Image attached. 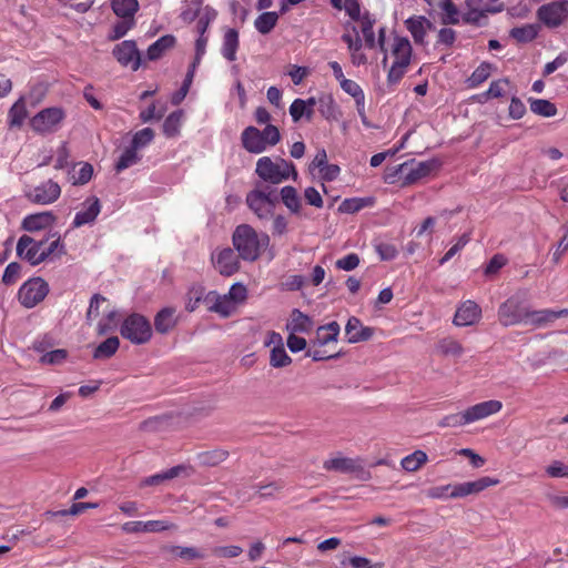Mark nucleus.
Returning a JSON list of instances; mask_svg holds the SVG:
<instances>
[{
	"label": "nucleus",
	"instance_id": "nucleus-3",
	"mask_svg": "<svg viewBox=\"0 0 568 568\" xmlns=\"http://www.w3.org/2000/svg\"><path fill=\"white\" fill-rule=\"evenodd\" d=\"M120 334L132 344L142 345L151 339L152 326L145 316L132 313L123 320Z\"/></svg>",
	"mask_w": 568,
	"mask_h": 568
},
{
	"label": "nucleus",
	"instance_id": "nucleus-25",
	"mask_svg": "<svg viewBox=\"0 0 568 568\" xmlns=\"http://www.w3.org/2000/svg\"><path fill=\"white\" fill-rule=\"evenodd\" d=\"M205 301L213 302L209 310L223 317L230 316L236 310V305L226 296V294L219 295L215 292H210L205 296Z\"/></svg>",
	"mask_w": 568,
	"mask_h": 568
},
{
	"label": "nucleus",
	"instance_id": "nucleus-34",
	"mask_svg": "<svg viewBox=\"0 0 568 568\" xmlns=\"http://www.w3.org/2000/svg\"><path fill=\"white\" fill-rule=\"evenodd\" d=\"M392 53L395 58L394 62L409 65L412 57V45L406 38H396Z\"/></svg>",
	"mask_w": 568,
	"mask_h": 568
},
{
	"label": "nucleus",
	"instance_id": "nucleus-28",
	"mask_svg": "<svg viewBox=\"0 0 568 568\" xmlns=\"http://www.w3.org/2000/svg\"><path fill=\"white\" fill-rule=\"evenodd\" d=\"M313 325L312 318L301 312L297 308H294L291 314V318L286 324V328L291 333H307L311 331Z\"/></svg>",
	"mask_w": 568,
	"mask_h": 568
},
{
	"label": "nucleus",
	"instance_id": "nucleus-52",
	"mask_svg": "<svg viewBox=\"0 0 568 568\" xmlns=\"http://www.w3.org/2000/svg\"><path fill=\"white\" fill-rule=\"evenodd\" d=\"M454 0H442L440 9L443 10V23L445 24H457L459 22V10L453 2Z\"/></svg>",
	"mask_w": 568,
	"mask_h": 568
},
{
	"label": "nucleus",
	"instance_id": "nucleus-51",
	"mask_svg": "<svg viewBox=\"0 0 568 568\" xmlns=\"http://www.w3.org/2000/svg\"><path fill=\"white\" fill-rule=\"evenodd\" d=\"M135 26L134 19L121 18L120 21L115 22L108 36V39L111 41L119 40L123 38L131 29Z\"/></svg>",
	"mask_w": 568,
	"mask_h": 568
},
{
	"label": "nucleus",
	"instance_id": "nucleus-37",
	"mask_svg": "<svg viewBox=\"0 0 568 568\" xmlns=\"http://www.w3.org/2000/svg\"><path fill=\"white\" fill-rule=\"evenodd\" d=\"M278 21V13L275 11H266L261 13L255 20H254V27L255 29L262 33L267 34L270 33L274 27L276 26Z\"/></svg>",
	"mask_w": 568,
	"mask_h": 568
},
{
	"label": "nucleus",
	"instance_id": "nucleus-2",
	"mask_svg": "<svg viewBox=\"0 0 568 568\" xmlns=\"http://www.w3.org/2000/svg\"><path fill=\"white\" fill-rule=\"evenodd\" d=\"M255 173L265 182L280 184L290 176L297 179V171L293 163L281 159L280 163H275L268 156L258 159Z\"/></svg>",
	"mask_w": 568,
	"mask_h": 568
},
{
	"label": "nucleus",
	"instance_id": "nucleus-27",
	"mask_svg": "<svg viewBox=\"0 0 568 568\" xmlns=\"http://www.w3.org/2000/svg\"><path fill=\"white\" fill-rule=\"evenodd\" d=\"M175 44V38L172 34H165L153 42L146 50V58L150 61L160 59L166 51Z\"/></svg>",
	"mask_w": 568,
	"mask_h": 568
},
{
	"label": "nucleus",
	"instance_id": "nucleus-10",
	"mask_svg": "<svg viewBox=\"0 0 568 568\" xmlns=\"http://www.w3.org/2000/svg\"><path fill=\"white\" fill-rule=\"evenodd\" d=\"M65 114L61 108H47L37 113L30 121L33 131L44 134L55 131Z\"/></svg>",
	"mask_w": 568,
	"mask_h": 568
},
{
	"label": "nucleus",
	"instance_id": "nucleus-49",
	"mask_svg": "<svg viewBox=\"0 0 568 568\" xmlns=\"http://www.w3.org/2000/svg\"><path fill=\"white\" fill-rule=\"evenodd\" d=\"M203 8L204 7H202V0L185 1L180 17L184 22H193L199 18Z\"/></svg>",
	"mask_w": 568,
	"mask_h": 568
},
{
	"label": "nucleus",
	"instance_id": "nucleus-29",
	"mask_svg": "<svg viewBox=\"0 0 568 568\" xmlns=\"http://www.w3.org/2000/svg\"><path fill=\"white\" fill-rule=\"evenodd\" d=\"M176 324L175 308H162L154 318V327L156 332L165 334L170 332Z\"/></svg>",
	"mask_w": 568,
	"mask_h": 568
},
{
	"label": "nucleus",
	"instance_id": "nucleus-56",
	"mask_svg": "<svg viewBox=\"0 0 568 568\" xmlns=\"http://www.w3.org/2000/svg\"><path fill=\"white\" fill-rule=\"evenodd\" d=\"M217 12L215 9L206 6L203 8L201 14L197 18L196 30L199 34H205L211 22L215 20Z\"/></svg>",
	"mask_w": 568,
	"mask_h": 568
},
{
	"label": "nucleus",
	"instance_id": "nucleus-16",
	"mask_svg": "<svg viewBox=\"0 0 568 568\" xmlns=\"http://www.w3.org/2000/svg\"><path fill=\"white\" fill-rule=\"evenodd\" d=\"M101 212V203L97 196H90L82 203V209L75 213L72 226L81 227L93 223Z\"/></svg>",
	"mask_w": 568,
	"mask_h": 568
},
{
	"label": "nucleus",
	"instance_id": "nucleus-23",
	"mask_svg": "<svg viewBox=\"0 0 568 568\" xmlns=\"http://www.w3.org/2000/svg\"><path fill=\"white\" fill-rule=\"evenodd\" d=\"M54 222V216L51 212H41L27 215L22 220L21 227L28 232H39L45 230Z\"/></svg>",
	"mask_w": 568,
	"mask_h": 568
},
{
	"label": "nucleus",
	"instance_id": "nucleus-31",
	"mask_svg": "<svg viewBox=\"0 0 568 568\" xmlns=\"http://www.w3.org/2000/svg\"><path fill=\"white\" fill-rule=\"evenodd\" d=\"M316 104H318V111L323 118H325L327 121L338 119L341 112L332 95L322 94L318 99H316Z\"/></svg>",
	"mask_w": 568,
	"mask_h": 568
},
{
	"label": "nucleus",
	"instance_id": "nucleus-12",
	"mask_svg": "<svg viewBox=\"0 0 568 568\" xmlns=\"http://www.w3.org/2000/svg\"><path fill=\"white\" fill-rule=\"evenodd\" d=\"M113 55L122 67L136 71L141 65V54L134 40H124L113 49Z\"/></svg>",
	"mask_w": 568,
	"mask_h": 568
},
{
	"label": "nucleus",
	"instance_id": "nucleus-43",
	"mask_svg": "<svg viewBox=\"0 0 568 568\" xmlns=\"http://www.w3.org/2000/svg\"><path fill=\"white\" fill-rule=\"evenodd\" d=\"M45 234H55L54 237H50L48 245L44 246L43 255H45V261L51 257H60L64 255L67 253L65 245L60 235L57 232H47Z\"/></svg>",
	"mask_w": 568,
	"mask_h": 568
},
{
	"label": "nucleus",
	"instance_id": "nucleus-13",
	"mask_svg": "<svg viewBox=\"0 0 568 568\" xmlns=\"http://www.w3.org/2000/svg\"><path fill=\"white\" fill-rule=\"evenodd\" d=\"M323 468L327 471L353 475L355 477H361L364 473V467L359 459L344 457L341 455L325 460Z\"/></svg>",
	"mask_w": 568,
	"mask_h": 568
},
{
	"label": "nucleus",
	"instance_id": "nucleus-32",
	"mask_svg": "<svg viewBox=\"0 0 568 568\" xmlns=\"http://www.w3.org/2000/svg\"><path fill=\"white\" fill-rule=\"evenodd\" d=\"M28 116L23 98L18 99L8 112V124L10 128H21Z\"/></svg>",
	"mask_w": 568,
	"mask_h": 568
},
{
	"label": "nucleus",
	"instance_id": "nucleus-53",
	"mask_svg": "<svg viewBox=\"0 0 568 568\" xmlns=\"http://www.w3.org/2000/svg\"><path fill=\"white\" fill-rule=\"evenodd\" d=\"M487 13L490 12L484 10V8L468 7V11L463 14V21L465 23L481 27L486 23Z\"/></svg>",
	"mask_w": 568,
	"mask_h": 568
},
{
	"label": "nucleus",
	"instance_id": "nucleus-55",
	"mask_svg": "<svg viewBox=\"0 0 568 568\" xmlns=\"http://www.w3.org/2000/svg\"><path fill=\"white\" fill-rule=\"evenodd\" d=\"M438 349L446 356L459 357L463 354V346L456 339L450 337L439 341Z\"/></svg>",
	"mask_w": 568,
	"mask_h": 568
},
{
	"label": "nucleus",
	"instance_id": "nucleus-60",
	"mask_svg": "<svg viewBox=\"0 0 568 568\" xmlns=\"http://www.w3.org/2000/svg\"><path fill=\"white\" fill-rule=\"evenodd\" d=\"M168 550L184 560H193L197 558H202L203 556L197 551L194 547H180V546H171Z\"/></svg>",
	"mask_w": 568,
	"mask_h": 568
},
{
	"label": "nucleus",
	"instance_id": "nucleus-40",
	"mask_svg": "<svg viewBox=\"0 0 568 568\" xmlns=\"http://www.w3.org/2000/svg\"><path fill=\"white\" fill-rule=\"evenodd\" d=\"M539 27L537 24H526L523 27L513 28L510 31L511 38L521 43H527L537 38Z\"/></svg>",
	"mask_w": 568,
	"mask_h": 568
},
{
	"label": "nucleus",
	"instance_id": "nucleus-58",
	"mask_svg": "<svg viewBox=\"0 0 568 568\" xmlns=\"http://www.w3.org/2000/svg\"><path fill=\"white\" fill-rule=\"evenodd\" d=\"M153 139H154L153 130L151 128H144L134 133L132 141H131V145L134 149L139 150V149L144 148L148 144H150Z\"/></svg>",
	"mask_w": 568,
	"mask_h": 568
},
{
	"label": "nucleus",
	"instance_id": "nucleus-1",
	"mask_svg": "<svg viewBox=\"0 0 568 568\" xmlns=\"http://www.w3.org/2000/svg\"><path fill=\"white\" fill-rule=\"evenodd\" d=\"M497 483V479L481 477L473 481L436 486L428 490L427 497H467L468 495L479 494Z\"/></svg>",
	"mask_w": 568,
	"mask_h": 568
},
{
	"label": "nucleus",
	"instance_id": "nucleus-26",
	"mask_svg": "<svg viewBox=\"0 0 568 568\" xmlns=\"http://www.w3.org/2000/svg\"><path fill=\"white\" fill-rule=\"evenodd\" d=\"M275 341L278 343V345L271 349L270 365L275 368L285 367L292 363V358L282 344V336L277 333L272 334V342Z\"/></svg>",
	"mask_w": 568,
	"mask_h": 568
},
{
	"label": "nucleus",
	"instance_id": "nucleus-38",
	"mask_svg": "<svg viewBox=\"0 0 568 568\" xmlns=\"http://www.w3.org/2000/svg\"><path fill=\"white\" fill-rule=\"evenodd\" d=\"M281 200L283 204L294 214L300 213L301 199L294 186L286 185L281 190Z\"/></svg>",
	"mask_w": 568,
	"mask_h": 568
},
{
	"label": "nucleus",
	"instance_id": "nucleus-24",
	"mask_svg": "<svg viewBox=\"0 0 568 568\" xmlns=\"http://www.w3.org/2000/svg\"><path fill=\"white\" fill-rule=\"evenodd\" d=\"M405 24L414 41L419 44L425 42L426 32L432 28V22L423 16L410 17L405 21Z\"/></svg>",
	"mask_w": 568,
	"mask_h": 568
},
{
	"label": "nucleus",
	"instance_id": "nucleus-20",
	"mask_svg": "<svg viewBox=\"0 0 568 568\" xmlns=\"http://www.w3.org/2000/svg\"><path fill=\"white\" fill-rule=\"evenodd\" d=\"M480 317V307L473 301H466L455 313L454 324L457 326H469Z\"/></svg>",
	"mask_w": 568,
	"mask_h": 568
},
{
	"label": "nucleus",
	"instance_id": "nucleus-54",
	"mask_svg": "<svg viewBox=\"0 0 568 568\" xmlns=\"http://www.w3.org/2000/svg\"><path fill=\"white\" fill-rule=\"evenodd\" d=\"M375 23V19L368 12H365L362 16V33L365 39V43L368 48L375 47V33L373 30V26Z\"/></svg>",
	"mask_w": 568,
	"mask_h": 568
},
{
	"label": "nucleus",
	"instance_id": "nucleus-62",
	"mask_svg": "<svg viewBox=\"0 0 568 568\" xmlns=\"http://www.w3.org/2000/svg\"><path fill=\"white\" fill-rule=\"evenodd\" d=\"M247 290L246 286L242 283H234L226 296L234 302V304L237 306L239 304L243 303L246 298Z\"/></svg>",
	"mask_w": 568,
	"mask_h": 568
},
{
	"label": "nucleus",
	"instance_id": "nucleus-30",
	"mask_svg": "<svg viewBox=\"0 0 568 568\" xmlns=\"http://www.w3.org/2000/svg\"><path fill=\"white\" fill-rule=\"evenodd\" d=\"M114 14L119 18L134 19L140 4L138 0H110Z\"/></svg>",
	"mask_w": 568,
	"mask_h": 568
},
{
	"label": "nucleus",
	"instance_id": "nucleus-22",
	"mask_svg": "<svg viewBox=\"0 0 568 568\" xmlns=\"http://www.w3.org/2000/svg\"><path fill=\"white\" fill-rule=\"evenodd\" d=\"M316 98L311 97L307 100L295 99L290 105V114L294 123L301 121L302 118H305L307 121H311L314 115V106L316 105Z\"/></svg>",
	"mask_w": 568,
	"mask_h": 568
},
{
	"label": "nucleus",
	"instance_id": "nucleus-18",
	"mask_svg": "<svg viewBox=\"0 0 568 568\" xmlns=\"http://www.w3.org/2000/svg\"><path fill=\"white\" fill-rule=\"evenodd\" d=\"M345 335L351 344L365 342L374 335V328L364 326L359 318L352 316L345 325Z\"/></svg>",
	"mask_w": 568,
	"mask_h": 568
},
{
	"label": "nucleus",
	"instance_id": "nucleus-15",
	"mask_svg": "<svg viewBox=\"0 0 568 568\" xmlns=\"http://www.w3.org/2000/svg\"><path fill=\"white\" fill-rule=\"evenodd\" d=\"M211 261L221 275L231 276L239 270V257L230 247L214 251Z\"/></svg>",
	"mask_w": 568,
	"mask_h": 568
},
{
	"label": "nucleus",
	"instance_id": "nucleus-8",
	"mask_svg": "<svg viewBox=\"0 0 568 568\" xmlns=\"http://www.w3.org/2000/svg\"><path fill=\"white\" fill-rule=\"evenodd\" d=\"M537 18L547 28H558L568 20V0H557L540 6Z\"/></svg>",
	"mask_w": 568,
	"mask_h": 568
},
{
	"label": "nucleus",
	"instance_id": "nucleus-63",
	"mask_svg": "<svg viewBox=\"0 0 568 568\" xmlns=\"http://www.w3.org/2000/svg\"><path fill=\"white\" fill-rule=\"evenodd\" d=\"M375 251L377 252L382 261H392L398 254V251L395 247V245L390 243H377L375 245Z\"/></svg>",
	"mask_w": 568,
	"mask_h": 568
},
{
	"label": "nucleus",
	"instance_id": "nucleus-64",
	"mask_svg": "<svg viewBox=\"0 0 568 568\" xmlns=\"http://www.w3.org/2000/svg\"><path fill=\"white\" fill-rule=\"evenodd\" d=\"M546 473L552 478H568V465L560 460H554L547 466Z\"/></svg>",
	"mask_w": 568,
	"mask_h": 568
},
{
	"label": "nucleus",
	"instance_id": "nucleus-4",
	"mask_svg": "<svg viewBox=\"0 0 568 568\" xmlns=\"http://www.w3.org/2000/svg\"><path fill=\"white\" fill-rule=\"evenodd\" d=\"M54 236L55 234H43L40 237L21 235L17 243V255L32 266L39 265L45 261L44 245Z\"/></svg>",
	"mask_w": 568,
	"mask_h": 568
},
{
	"label": "nucleus",
	"instance_id": "nucleus-59",
	"mask_svg": "<svg viewBox=\"0 0 568 568\" xmlns=\"http://www.w3.org/2000/svg\"><path fill=\"white\" fill-rule=\"evenodd\" d=\"M204 287L202 285H193L187 292L186 310L193 312L204 297Z\"/></svg>",
	"mask_w": 568,
	"mask_h": 568
},
{
	"label": "nucleus",
	"instance_id": "nucleus-14",
	"mask_svg": "<svg viewBox=\"0 0 568 568\" xmlns=\"http://www.w3.org/2000/svg\"><path fill=\"white\" fill-rule=\"evenodd\" d=\"M194 474V469L190 465L181 464L173 466L169 469L162 470L161 473L154 474L141 480V486H161L166 481L178 477H191Z\"/></svg>",
	"mask_w": 568,
	"mask_h": 568
},
{
	"label": "nucleus",
	"instance_id": "nucleus-33",
	"mask_svg": "<svg viewBox=\"0 0 568 568\" xmlns=\"http://www.w3.org/2000/svg\"><path fill=\"white\" fill-rule=\"evenodd\" d=\"M233 245L243 260L248 258V225L241 224L233 233Z\"/></svg>",
	"mask_w": 568,
	"mask_h": 568
},
{
	"label": "nucleus",
	"instance_id": "nucleus-35",
	"mask_svg": "<svg viewBox=\"0 0 568 568\" xmlns=\"http://www.w3.org/2000/svg\"><path fill=\"white\" fill-rule=\"evenodd\" d=\"M239 48V33L235 29H227L223 37L222 55L229 60L234 61Z\"/></svg>",
	"mask_w": 568,
	"mask_h": 568
},
{
	"label": "nucleus",
	"instance_id": "nucleus-21",
	"mask_svg": "<svg viewBox=\"0 0 568 568\" xmlns=\"http://www.w3.org/2000/svg\"><path fill=\"white\" fill-rule=\"evenodd\" d=\"M251 196H253V201H251V209L260 216L263 217V213H261V204L266 206V214L271 213V211L278 203V196L274 190L270 191H258L255 190L251 192Z\"/></svg>",
	"mask_w": 568,
	"mask_h": 568
},
{
	"label": "nucleus",
	"instance_id": "nucleus-47",
	"mask_svg": "<svg viewBox=\"0 0 568 568\" xmlns=\"http://www.w3.org/2000/svg\"><path fill=\"white\" fill-rule=\"evenodd\" d=\"M227 457V453L222 449H215L210 452H203L197 454L196 458L200 465L202 466H216L224 462Z\"/></svg>",
	"mask_w": 568,
	"mask_h": 568
},
{
	"label": "nucleus",
	"instance_id": "nucleus-9",
	"mask_svg": "<svg viewBox=\"0 0 568 568\" xmlns=\"http://www.w3.org/2000/svg\"><path fill=\"white\" fill-rule=\"evenodd\" d=\"M281 141L277 126L267 124L260 130L251 125V153H263Z\"/></svg>",
	"mask_w": 568,
	"mask_h": 568
},
{
	"label": "nucleus",
	"instance_id": "nucleus-11",
	"mask_svg": "<svg viewBox=\"0 0 568 568\" xmlns=\"http://www.w3.org/2000/svg\"><path fill=\"white\" fill-rule=\"evenodd\" d=\"M60 195L61 187L53 180H47L26 191V197L30 202L40 205L52 204L60 197Z\"/></svg>",
	"mask_w": 568,
	"mask_h": 568
},
{
	"label": "nucleus",
	"instance_id": "nucleus-5",
	"mask_svg": "<svg viewBox=\"0 0 568 568\" xmlns=\"http://www.w3.org/2000/svg\"><path fill=\"white\" fill-rule=\"evenodd\" d=\"M440 166V163L438 160L432 159L428 161L417 162L412 161L410 164L408 162H405L400 165H398L394 173L388 175L386 179L387 182H393V180H389L390 178L396 176L398 173H405L404 176V184L409 185L414 184L420 179H424L428 176L432 172L436 171Z\"/></svg>",
	"mask_w": 568,
	"mask_h": 568
},
{
	"label": "nucleus",
	"instance_id": "nucleus-7",
	"mask_svg": "<svg viewBox=\"0 0 568 568\" xmlns=\"http://www.w3.org/2000/svg\"><path fill=\"white\" fill-rule=\"evenodd\" d=\"M48 293V283L41 277H33L20 286L18 300L24 307L32 308L42 302Z\"/></svg>",
	"mask_w": 568,
	"mask_h": 568
},
{
	"label": "nucleus",
	"instance_id": "nucleus-42",
	"mask_svg": "<svg viewBox=\"0 0 568 568\" xmlns=\"http://www.w3.org/2000/svg\"><path fill=\"white\" fill-rule=\"evenodd\" d=\"M78 165L80 168L79 170H75V166L73 168L70 181L73 185H84L92 179L93 166L88 162H80Z\"/></svg>",
	"mask_w": 568,
	"mask_h": 568
},
{
	"label": "nucleus",
	"instance_id": "nucleus-44",
	"mask_svg": "<svg viewBox=\"0 0 568 568\" xmlns=\"http://www.w3.org/2000/svg\"><path fill=\"white\" fill-rule=\"evenodd\" d=\"M491 71V64L488 62L480 63L475 71L471 73V75L466 80L467 87L470 89H475L479 87L483 82H485Z\"/></svg>",
	"mask_w": 568,
	"mask_h": 568
},
{
	"label": "nucleus",
	"instance_id": "nucleus-45",
	"mask_svg": "<svg viewBox=\"0 0 568 568\" xmlns=\"http://www.w3.org/2000/svg\"><path fill=\"white\" fill-rule=\"evenodd\" d=\"M140 160L141 156L139 155L138 150L130 145L122 152L119 160L116 161L114 166L115 171L122 172L125 169L136 164Z\"/></svg>",
	"mask_w": 568,
	"mask_h": 568
},
{
	"label": "nucleus",
	"instance_id": "nucleus-6",
	"mask_svg": "<svg viewBox=\"0 0 568 568\" xmlns=\"http://www.w3.org/2000/svg\"><path fill=\"white\" fill-rule=\"evenodd\" d=\"M529 308L523 302L511 296L500 304L498 308L499 323L505 326L527 325Z\"/></svg>",
	"mask_w": 568,
	"mask_h": 568
},
{
	"label": "nucleus",
	"instance_id": "nucleus-57",
	"mask_svg": "<svg viewBox=\"0 0 568 568\" xmlns=\"http://www.w3.org/2000/svg\"><path fill=\"white\" fill-rule=\"evenodd\" d=\"M97 507H98V504H95V503H77V504H73L69 509L48 511L47 514L50 515L51 517H60V516H67V515L77 516V515L82 514L87 509L97 508Z\"/></svg>",
	"mask_w": 568,
	"mask_h": 568
},
{
	"label": "nucleus",
	"instance_id": "nucleus-17",
	"mask_svg": "<svg viewBox=\"0 0 568 568\" xmlns=\"http://www.w3.org/2000/svg\"><path fill=\"white\" fill-rule=\"evenodd\" d=\"M503 408V404L499 400L490 399L478 403L465 409L466 420L468 424L480 420L488 416L498 413Z\"/></svg>",
	"mask_w": 568,
	"mask_h": 568
},
{
	"label": "nucleus",
	"instance_id": "nucleus-36",
	"mask_svg": "<svg viewBox=\"0 0 568 568\" xmlns=\"http://www.w3.org/2000/svg\"><path fill=\"white\" fill-rule=\"evenodd\" d=\"M120 341L116 336L108 337L105 341L100 343L94 352L93 357L95 359H106L112 357L119 349Z\"/></svg>",
	"mask_w": 568,
	"mask_h": 568
},
{
	"label": "nucleus",
	"instance_id": "nucleus-48",
	"mask_svg": "<svg viewBox=\"0 0 568 568\" xmlns=\"http://www.w3.org/2000/svg\"><path fill=\"white\" fill-rule=\"evenodd\" d=\"M270 237L266 234H257L251 229V262L256 260L268 247Z\"/></svg>",
	"mask_w": 568,
	"mask_h": 568
},
{
	"label": "nucleus",
	"instance_id": "nucleus-41",
	"mask_svg": "<svg viewBox=\"0 0 568 568\" xmlns=\"http://www.w3.org/2000/svg\"><path fill=\"white\" fill-rule=\"evenodd\" d=\"M373 204L371 197H352L345 199L338 206V211L342 213L354 214L362 209Z\"/></svg>",
	"mask_w": 568,
	"mask_h": 568
},
{
	"label": "nucleus",
	"instance_id": "nucleus-46",
	"mask_svg": "<svg viewBox=\"0 0 568 568\" xmlns=\"http://www.w3.org/2000/svg\"><path fill=\"white\" fill-rule=\"evenodd\" d=\"M427 462V455L423 450H415L414 453L404 457L400 462L403 469L406 471H416Z\"/></svg>",
	"mask_w": 568,
	"mask_h": 568
},
{
	"label": "nucleus",
	"instance_id": "nucleus-50",
	"mask_svg": "<svg viewBox=\"0 0 568 568\" xmlns=\"http://www.w3.org/2000/svg\"><path fill=\"white\" fill-rule=\"evenodd\" d=\"M183 119V111L178 110L168 115L163 123V132L166 136H175L179 133Z\"/></svg>",
	"mask_w": 568,
	"mask_h": 568
},
{
	"label": "nucleus",
	"instance_id": "nucleus-61",
	"mask_svg": "<svg viewBox=\"0 0 568 568\" xmlns=\"http://www.w3.org/2000/svg\"><path fill=\"white\" fill-rule=\"evenodd\" d=\"M467 424L465 412L446 415L438 422L440 427H460Z\"/></svg>",
	"mask_w": 568,
	"mask_h": 568
},
{
	"label": "nucleus",
	"instance_id": "nucleus-39",
	"mask_svg": "<svg viewBox=\"0 0 568 568\" xmlns=\"http://www.w3.org/2000/svg\"><path fill=\"white\" fill-rule=\"evenodd\" d=\"M528 101L530 103V110L535 114H538V115H541L545 118H551L557 114L556 105L548 100L529 98Z\"/></svg>",
	"mask_w": 568,
	"mask_h": 568
},
{
	"label": "nucleus",
	"instance_id": "nucleus-19",
	"mask_svg": "<svg viewBox=\"0 0 568 568\" xmlns=\"http://www.w3.org/2000/svg\"><path fill=\"white\" fill-rule=\"evenodd\" d=\"M568 316V308H562L558 311L554 310H538V311H531L528 312V318H527V325H531L534 327H545L549 323H552L555 320L560 317H567Z\"/></svg>",
	"mask_w": 568,
	"mask_h": 568
}]
</instances>
